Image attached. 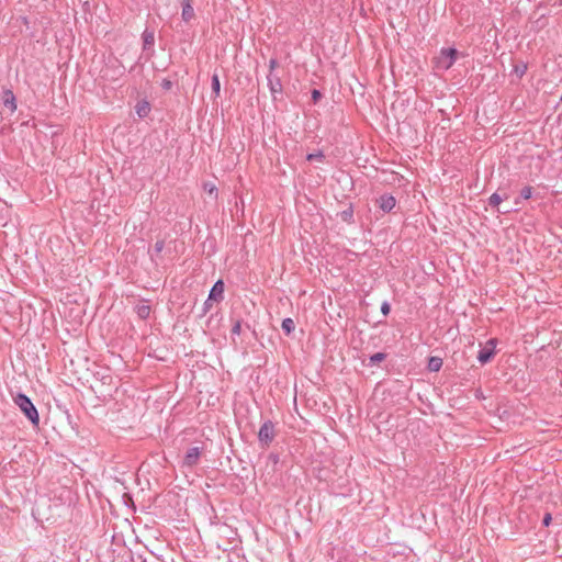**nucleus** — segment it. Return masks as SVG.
Returning <instances> with one entry per match:
<instances>
[{
	"label": "nucleus",
	"mask_w": 562,
	"mask_h": 562,
	"mask_svg": "<svg viewBox=\"0 0 562 562\" xmlns=\"http://www.w3.org/2000/svg\"><path fill=\"white\" fill-rule=\"evenodd\" d=\"M212 91L214 92L215 97L220 95L221 82H220V78L216 74H214L212 76Z\"/></svg>",
	"instance_id": "nucleus-16"
},
{
	"label": "nucleus",
	"mask_w": 562,
	"mask_h": 562,
	"mask_svg": "<svg viewBox=\"0 0 562 562\" xmlns=\"http://www.w3.org/2000/svg\"><path fill=\"white\" fill-rule=\"evenodd\" d=\"M14 403L16 406L24 413V415L27 417V419L34 425L37 426L40 423V417L36 407L33 405L31 400L24 395L19 394L14 398Z\"/></svg>",
	"instance_id": "nucleus-1"
},
{
	"label": "nucleus",
	"mask_w": 562,
	"mask_h": 562,
	"mask_svg": "<svg viewBox=\"0 0 562 562\" xmlns=\"http://www.w3.org/2000/svg\"><path fill=\"white\" fill-rule=\"evenodd\" d=\"M224 299V282L218 280L215 282L209 294V301L221 302Z\"/></svg>",
	"instance_id": "nucleus-7"
},
{
	"label": "nucleus",
	"mask_w": 562,
	"mask_h": 562,
	"mask_svg": "<svg viewBox=\"0 0 562 562\" xmlns=\"http://www.w3.org/2000/svg\"><path fill=\"white\" fill-rule=\"evenodd\" d=\"M494 349H495V340L491 339L487 341L486 346L480 350L479 356H477L479 361L482 364L487 363L494 356Z\"/></svg>",
	"instance_id": "nucleus-5"
},
{
	"label": "nucleus",
	"mask_w": 562,
	"mask_h": 562,
	"mask_svg": "<svg viewBox=\"0 0 562 562\" xmlns=\"http://www.w3.org/2000/svg\"><path fill=\"white\" fill-rule=\"evenodd\" d=\"M267 82L273 100H277L283 92L281 76L279 72L269 71Z\"/></svg>",
	"instance_id": "nucleus-2"
},
{
	"label": "nucleus",
	"mask_w": 562,
	"mask_h": 562,
	"mask_svg": "<svg viewBox=\"0 0 562 562\" xmlns=\"http://www.w3.org/2000/svg\"><path fill=\"white\" fill-rule=\"evenodd\" d=\"M442 367V360L439 357H431L428 361V370L431 372H437Z\"/></svg>",
	"instance_id": "nucleus-11"
},
{
	"label": "nucleus",
	"mask_w": 562,
	"mask_h": 562,
	"mask_svg": "<svg viewBox=\"0 0 562 562\" xmlns=\"http://www.w3.org/2000/svg\"><path fill=\"white\" fill-rule=\"evenodd\" d=\"M205 190H207V191H209V193H210V194H212L216 189H215V187H214L213 184H212V186H210V187L206 184V186H205Z\"/></svg>",
	"instance_id": "nucleus-30"
},
{
	"label": "nucleus",
	"mask_w": 562,
	"mask_h": 562,
	"mask_svg": "<svg viewBox=\"0 0 562 562\" xmlns=\"http://www.w3.org/2000/svg\"><path fill=\"white\" fill-rule=\"evenodd\" d=\"M281 327L286 335H290L295 328L294 321L292 318H284Z\"/></svg>",
	"instance_id": "nucleus-13"
},
{
	"label": "nucleus",
	"mask_w": 562,
	"mask_h": 562,
	"mask_svg": "<svg viewBox=\"0 0 562 562\" xmlns=\"http://www.w3.org/2000/svg\"><path fill=\"white\" fill-rule=\"evenodd\" d=\"M135 110L139 117H145L150 112V104L147 101H140L136 104Z\"/></svg>",
	"instance_id": "nucleus-10"
},
{
	"label": "nucleus",
	"mask_w": 562,
	"mask_h": 562,
	"mask_svg": "<svg viewBox=\"0 0 562 562\" xmlns=\"http://www.w3.org/2000/svg\"><path fill=\"white\" fill-rule=\"evenodd\" d=\"M164 249V241L159 240L155 244V251L160 252Z\"/></svg>",
	"instance_id": "nucleus-27"
},
{
	"label": "nucleus",
	"mask_w": 562,
	"mask_h": 562,
	"mask_svg": "<svg viewBox=\"0 0 562 562\" xmlns=\"http://www.w3.org/2000/svg\"><path fill=\"white\" fill-rule=\"evenodd\" d=\"M378 202H379L380 209L383 210L384 212L392 211L396 204V200L392 195H382V196H380Z\"/></svg>",
	"instance_id": "nucleus-9"
},
{
	"label": "nucleus",
	"mask_w": 562,
	"mask_h": 562,
	"mask_svg": "<svg viewBox=\"0 0 562 562\" xmlns=\"http://www.w3.org/2000/svg\"><path fill=\"white\" fill-rule=\"evenodd\" d=\"M194 16V10L189 3H183L182 18L184 21H190Z\"/></svg>",
	"instance_id": "nucleus-14"
},
{
	"label": "nucleus",
	"mask_w": 562,
	"mask_h": 562,
	"mask_svg": "<svg viewBox=\"0 0 562 562\" xmlns=\"http://www.w3.org/2000/svg\"><path fill=\"white\" fill-rule=\"evenodd\" d=\"M323 158H324V155L322 153L307 155V160H310V161H313V160L322 161Z\"/></svg>",
	"instance_id": "nucleus-22"
},
{
	"label": "nucleus",
	"mask_w": 562,
	"mask_h": 562,
	"mask_svg": "<svg viewBox=\"0 0 562 562\" xmlns=\"http://www.w3.org/2000/svg\"><path fill=\"white\" fill-rule=\"evenodd\" d=\"M457 55L458 50L456 48L442 49L441 57L439 58V64L441 65V67L448 69L453 65Z\"/></svg>",
	"instance_id": "nucleus-4"
},
{
	"label": "nucleus",
	"mask_w": 562,
	"mask_h": 562,
	"mask_svg": "<svg viewBox=\"0 0 562 562\" xmlns=\"http://www.w3.org/2000/svg\"><path fill=\"white\" fill-rule=\"evenodd\" d=\"M321 98H322V93L318 90L314 89L312 91L313 102L316 103Z\"/></svg>",
	"instance_id": "nucleus-24"
},
{
	"label": "nucleus",
	"mask_w": 562,
	"mask_h": 562,
	"mask_svg": "<svg viewBox=\"0 0 562 562\" xmlns=\"http://www.w3.org/2000/svg\"><path fill=\"white\" fill-rule=\"evenodd\" d=\"M503 201L502 196L498 194V193H493L490 199H488V203L491 206L493 207H496L501 204V202Z\"/></svg>",
	"instance_id": "nucleus-18"
},
{
	"label": "nucleus",
	"mask_w": 562,
	"mask_h": 562,
	"mask_svg": "<svg viewBox=\"0 0 562 562\" xmlns=\"http://www.w3.org/2000/svg\"><path fill=\"white\" fill-rule=\"evenodd\" d=\"M161 87L166 90H169L172 87V82L170 80L164 79L161 82Z\"/></svg>",
	"instance_id": "nucleus-26"
},
{
	"label": "nucleus",
	"mask_w": 562,
	"mask_h": 562,
	"mask_svg": "<svg viewBox=\"0 0 562 562\" xmlns=\"http://www.w3.org/2000/svg\"><path fill=\"white\" fill-rule=\"evenodd\" d=\"M200 454H201V448L199 447H192L190 449H188V451L186 452V456L183 458V465L186 467H194L199 459H200Z\"/></svg>",
	"instance_id": "nucleus-6"
},
{
	"label": "nucleus",
	"mask_w": 562,
	"mask_h": 562,
	"mask_svg": "<svg viewBox=\"0 0 562 562\" xmlns=\"http://www.w3.org/2000/svg\"><path fill=\"white\" fill-rule=\"evenodd\" d=\"M527 71V65L522 61L516 64L514 66V74L518 77V78H521Z\"/></svg>",
	"instance_id": "nucleus-15"
},
{
	"label": "nucleus",
	"mask_w": 562,
	"mask_h": 562,
	"mask_svg": "<svg viewBox=\"0 0 562 562\" xmlns=\"http://www.w3.org/2000/svg\"><path fill=\"white\" fill-rule=\"evenodd\" d=\"M213 303H216V302L215 301H209V297L206 299V301L203 304V314H206L207 312L211 311V308L213 307Z\"/></svg>",
	"instance_id": "nucleus-23"
},
{
	"label": "nucleus",
	"mask_w": 562,
	"mask_h": 562,
	"mask_svg": "<svg viewBox=\"0 0 562 562\" xmlns=\"http://www.w3.org/2000/svg\"><path fill=\"white\" fill-rule=\"evenodd\" d=\"M279 67V63L276 58H271L269 60V71L278 72L277 69Z\"/></svg>",
	"instance_id": "nucleus-21"
},
{
	"label": "nucleus",
	"mask_w": 562,
	"mask_h": 562,
	"mask_svg": "<svg viewBox=\"0 0 562 562\" xmlns=\"http://www.w3.org/2000/svg\"><path fill=\"white\" fill-rule=\"evenodd\" d=\"M136 313L142 319H146L150 314V307L146 304H139L136 306Z\"/></svg>",
	"instance_id": "nucleus-12"
},
{
	"label": "nucleus",
	"mask_w": 562,
	"mask_h": 562,
	"mask_svg": "<svg viewBox=\"0 0 562 562\" xmlns=\"http://www.w3.org/2000/svg\"><path fill=\"white\" fill-rule=\"evenodd\" d=\"M2 102L10 113H13L16 110L15 95L11 90H5L3 92Z\"/></svg>",
	"instance_id": "nucleus-8"
},
{
	"label": "nucleus",
	"mask_w": 562,
	"mask_h": 562,
	"mask_svg": "<svg viewBox=\"0 0 562 562\" xmlns=\"http://www.w3.org/2000/svg\"><path fill=\"white\" fill-rule=\"evenodd\" d=\"M241 331V323L240 321H236L232 327L233 335H239Z\"/></svg>",
	"instance_id": "nucleus-20"
},
{
	"label": "nucleus",
	"mask_w": 562,
	"mask_h": 562,
	"mask_svg": "<svg viewBox=\"0 0 562 562\" xmlns=\"http://www.w3.org/2000/svg\"><path fill=\"white\" fill-rule=\"evenodd\" d=\"M386 358L384 352H376L370 357V364L375 366Z\"/></svg>",
	"instance_id": "nucleus-17"
},
{
	"label": "nucleus",
	"mask_w": 562,
	"mask_h": 562,
	"mask_svg": "<svg viewBox=\"0 0 562 562\" xmlns=\"http://www.w3.org/2000/svg\"><path fill=\"white\" fill-rule=\"evenodd\" d=\"M550 521H551V515H550V514H547V515L544 516V518H543V525H544V526H549Z\"/></svg>",
	"instance_id": "nucleus-29"
},
{
	"label": "nucleus",
	"mask_w": 562,
	"mask_h": 562,
	"mask_svg": "<svg viewBox=\"0 0 562 562\" xmlns=\"http://www.w3.org/2000/svg\"><path fill=\"white\" fill-rule=\"evenodd\" d=\"M390 304L387 302H383L382 305H381V312L384 314V315H387L390 313Z\"/></svg>",
	"instance_id": "nucleus-25"
},
{
	"label": "nucleus",
	"mask_w": 562,
	"mask_h": 562,
	"mask_svg": "<svg viewBox=\"0 0 562 562\" xmlns=\"http://www.w3.org/2000/svg\"><path fill=\"white\" fill-rule=\"evenodd\" d=\"M154 38L155 37H149V36L144 37V46L146 47V46L153 45Z\"/></svg>",
	"instance_id": "nucleus-28"
},
{
	"label": "nucleus",
	"mask_w": 562,
	"mask_h": 562,
	"mask_svg": "<svg viewBox=\"0 0 562 562\" xmlns=\"http://www.w3.org/2000/svg\"><path fill=\"white\" fill-rule=\"evenodd\" d=\"M532 187H525L520 191V199L528 200L532 196Z\"/></svg>",
	"instance_id": "nucleus-19"
},
{
	"label": "nucleus",
	"mask_w": 562,
	"mask_h": 562,
	"mask_svg": "<svg viewBox=\"0 0 562 562\" xmlns=\"http://www.w3.org/2000/svg\"><path fill=\"white\" fill-rule=\"evenodd\" d=\"M259 441L268 446L274 438V425L271 420L265 422L258 432Z\"/></svg>",
	"instance_id": "nucleus-3"
}]
</instances>
